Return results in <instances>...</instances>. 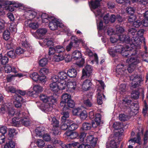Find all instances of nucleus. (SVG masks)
<instances>
[{
    "label": "nucleus",
    "instance_id": "1",
    "mask_svg": "<svg viewBox=\"0 0 148 148\" xmlns=\"http://www.w3.org/2000/svg\"><path fill=\"white\" fill-rule=\"evenodd\" d=\"M125 46L123 45H118L115 46L114 49L112 48H110L108 50L109 54L112 57H114L116 55V53L121 54L124 57H130L126 60V63L128 64L127 71L129 73H132L136 67L137 65L139 63V61L136 57H134L138 53V51H137L133 46H130V43L124 42Z\"/></svg>",
    "mask_w": 148,
    "mask_h": 148
},
{
    "label": "nucleus",
    "instance_id": "2",
    "mask_svg": "<svg viewBox=\"0 0 148 148\" xmlns=\"http://www.w3.org/2000/svg\"><path fill=\"white\" fill-rule=\"evenodd\" d=\"M144 32V30L141 29L136 32V35L133 36L130 40L128 35H122L120 37V40L123 42H126L130 43V46H133L135 49H139L140 48V45L142 43L141 39L143 40L144 46L145 50L143 54H141L144 60L148 63V53L147 52V47L146 46V42L145 38L143 37Z\"/></svg>",
    "mask_w": 148,
    "mask_h": 148
},
{
    "label": "nucleus",
    "instance_id": "3",
    "mask_svg": "<svg viewBox=\"0 0 148 148\" xmlns=\"http://www.w3.org/2000/svg\"><path fill=\"white\" fill-rule=\"evenodd\" d=\"M0 113L2 114L7 113L10 116H15L12 119V123L14 125L19 126L21 125V119L23 116V113L17 111L15 112L10 103H5L3 104L0 108Z\"/></svg>",
    "mask_w": 148,
    "mask_h": 148
},
{
    "label": "nucleus",
    "instance_id": "4",
    "mask_svg": "<svg viewBox=\"0 0 148 148\" xmlns=\"http://www.w3.org/2000/svg\"><path fill=\"white\" fill-rule=\"evenodd\" d=\"M40 98L44 103L40 106V109L47 113L51 112L53 109V104L56 101V99L53 96L48 97L43 94L40 95Z\"/></svg>",
    "mask_w": 148,
    "mask_h": 148
},
{
    "label": "nucleus",
    "instance_id": "5",
    "mask_svg": "<svg viewBox=\"0 0 148 148\" xmlns=\"http://www.w3.org/2000/svg\"><path fill=\"white\" fill-rule=\"evenodd\" d=\"M99 3H95L92 2L90 4V9L95 14L96 16L97 28L99 30L98 31V33H99L100 31L102 29L103 26V22L101 21L103 14L101 12V10L99 8Z\"/></svg>",
    "mask_w": 148,
    "mask_h": 148
},
{
    "label": "nucleus",
    "instance_id": "6",
    "mask_svg": "<svg viewBox=\"0 0 148 148\" xmlns=\"http://www.w3.org/2000/svg\"><path fill=\"white\" fill-rule=\"evenodd\" d=\"M51 20L49 22V27L50 29L52 30L56 29L58 27L63 28L64 31L68 33L67 35H70V31L67 27L64 26L62 23L59 20L55 18L54 17L51 18Z\"/></svg>",
    "mask_w": 148,
    "mask_h": 148
},
{
    "label": "nucleus",
    "instance_id": "7",
    "mask_svg": "<svg viewBox=\"0 0 148 148\" xmlns=\"http://www.w3.org/2000/svg\"><path fill=\"white\" fill-rule=\"evenodd\" d=\"M97 87V100L98 103L99 105H101L103 103V96L104 98L105 96L102 94L101 90L104 89L105 87L104 83L101 80H97L96 82Z\"/></svg>",
    "mask_w": 148,
    "mask_h": 148
},
{
    "label": "nucleus",
    "instance_id": "8",
    "mask_svg": "<svg viewBox=\"0 0 148 148\" xmlns=\"http://www.w3.org/2000/svg\"><path fill=\"white\" fill-rule=\"evenodd\" d=\"M82 44L83 46H86L85 41L82 39L78 40L75 36H72L71 37V41L70 43L66 46V50L69 51L73 48H76L78 47V43Z\"/></svg>",
    "mask_w": 148,
    "mask_h": 148
},
{
    "label": "nucleus",
    "instance_id": "9",
    "mask_svg": "<svg viewBox=\"0 0 148 148\" xmlns=\"http://www.w3.org/2000/svg\"><path fill=\"white\" fill-rule=\"evenodd\" d=\"M26 18L27 20H32L34 19H39L38 13H37L34 10L26 8L24 11Z\"/></svg>",
    "mask_w": 148,
    "mask_h": 148
},
{
    "label": "nucleus",
    "instance_id": "10",
    "mask_svg": "<svg viewBox=\"0 0 148 148\" xmlns=\"http://www.w3.org/2000/svg\"><path fill=\"white\" fill-rule=\"evenodd\" d=\"M124 66L122 64H119L116 66L115 69V74L116 76L123 78L126 76L127 70L123 68Z\"/></svg>",
    "mask_w": 148,
    "mask_h": 148
},
{
    "label": "nucleus",
    "instance_id": "11",
    "mask_svg": "<svg viewBox=\"0 0 148 148\" xmlns=\"http://www.w3.org/2000/svg\"><path fill=\"white\" fill-rule=\"evenodd\" d=\"M33 91H29L27 94L30 96L36 97L38 94L43 91V88L39 85H35L33 86Z\"/></svg>",
    "mask_w": 148,
    "mask_h": 148
},
{
    "label": "nucleus",
    "instance_id": "12",
    "mask_svg": "<svg viewBox=\"0 0 148 148\" xmlns=\"http://www.w3.org/2000/svg\"><path fill=\"white\" fill-rule=\"evenodd\" d=\"M130 79L132 81L131 87L135 88L140 85L141 79L138 75H132L130 77Z\"/></svg>",
    "mask_w": 148,
    "mask_h": 148
},
{
    "label": "nucleus",
    "instance_id": "13",
    "mask_svg": "<svg viewBox=\"0 0 148 148\" xmlns=\"http://www.w3.org/2000/svg\"><path fill=\"white\" fill-rule=\"evenodd\" d=\"M20 38L21 43L22 46L26 48L27 51L30 53H32L34 51L32 47L26 41V38L23 33H22L21 35Z\"/></svg>",
    "mask_w": 148,
    "mask_h": 148
},
{
    "label": "nucleus",
    "instance_id": "14",
    "mask_svg": "<svg viewBox=\"0 0 148 148\" xmlns=\"http://www.w3.org/2000/svg\"><path fill=\"white\" fill-rule=\"evenodd\" d=\"M72 56L73 58L75 60L80 59V61L77 62L76 64L79 67L82 66L84 63V59L81 58L82 55L80 52L77 50L75 51L73 53Z\"/></svg>",
    "mask_w": 148,
    "mask_h": 148
},
{
    "label": "nucleus",
    "instance_id": "15",
    "mask_svg": "<svg viewBox=\"0 0 148 148\" xmlns=\"http://www.w3.org/2000/svg\"><path fill=\"white\" fill-rule=\"evenodd\" d=\"M3 3L6 5H12L14 8H18V10L20 11H24L26 8L24 5L18 2H15L14 1H8V0H3Z\"/></svg>",
    "mask_w": 148,
    "mask_h": 148
},
{
    "label": "nucleus",
    "instance_id": "16",
    "mask_svg": "<svg viewBox=\"0 0 148 148\" xmlns=\"http://www.w3.org/2000/svg\"><path fill=\"white\" fill-rule=\"evenodd\" d=\"M38 19L32 20H26L25 22V25L33 29H36L39 27Z\"/></svg>",
    "mask_w": 148,
    "mask_h": 148
},
{
    "label": "nucleus",
    "instance_id": "17",
    "mask_svg": "<svg viewBox=\"0 0 148 148\" xmlns=\"http://www.w3.org/2000/svg\"><path fill=\"white\" fill-rule=\"evenodd\" d=\"M92 71L91 66L89 65H86L82 70V75L81 77V79L90 76L92 74Z\"/></svg>",
    "mask_w": 148,
    "mask_h": 148
},
{
    "label": "nucleus",
    "instance_id": "18",
    "mask_svg": "<svg viewBox=\"0 0 148 148\" xmlns=\"http://www.w3.org/2000/svg\"><path fill=\"white\" fill-rule=\"evenodd\" d=\"M85 47L86 49V54L88 55L90 57H92L93 58V60L91 61L92 64H93L95 62L96 64H98V58L97 55L95 53L93 54L92 51L88 49V47L86 46H86H84Z\"/></svg>",
    "mask_w": 148,
    "mask_h": 148
},
{
    "label": "nucleus",
    "instance_id": "19",
    "mask_svg": "<svg viewBox=\"0 0 148 148\" xmlns=\"http://www.w3.org/2000/svg\"><path fill=\"white\" fill-rule=\"evenodd\" d=\"M48 119L51 122V125L53 127H58L59 126V122L56 119L55 116L51 113L48 115Z\"/></svg>",
    "mask_w": 148,
    "mask_h": 148
},
{
    "label": "nucleus",
    "instance_id": "20",
    "mask_svg": "<svg viewBox=\"0 0 148 148\" xmlns=\"http://www.w3.org/2000/svg\"><path fill=\"white\" fill-rule=\"evenodd\" d=\"M48 119L51 122V125L53 127H58L59 126V122L56 119L55 116L51 113L48 115Z\"/></svg>",
    "mask_w": 148,
    "mask_h": 148
},
{
    "label": "nucleus",
    "instance_id": "21",
    "mask_svg": "<svg viewBox=\"0 0 148 148\" xmlns=\"http://www.w3.org/2000/svg\"><path fill=\"white\" fill-rule=\"evenodd\" d=\"M97 139L95 138L92 135L88 136L86 137L85 140L84 141V143H87L90 144V146L94 147L97 143Z\"/></svg>",
    "mask_w": 148,
    "mask_h": 148
},
{
    "label": "nucleus",
    "instance_id": "22",
    "mask_svg": "<svg viewBox=\"0 0 148 148\" xmlns=\"http://www.w3.org/2000/svg\"><path fill=\"white\" fill-rule=\"evenodd\" d=\"M76 82L75 81H71L67 82L66 91L69 92H73L76 89Z\"/></svg>",
    "mask_w": 148,
    "mask_h": 148
},
{
    "label": "nucleus",
    "instance_id": "23",
    "mask_svg": "<svg viewBox=\"0 0 148 148\" xmlns=\"http://www.w3.org/2000/svg\"><path fill=\"white\" fill-rule=\"evenodd\" d=\"M92 85L91 80L90 79H86L83 82L82 84V88L85 91L89 90Z\"/></svg>",
    "mask_w": 148,
    "mask_h": 148
},
{
    "label": "nucleus",
    "instance_id": "24",
    "mask_svg": "<svg viewBox=\"0 0 148 148\" xmlns=\"http://www.w3.org/2000/svg\"><path fill=\"white\" fill-rule=\"evenodd\" d=\"M38 16H39L42 20L43 23H48L51 20L52 17L53 16L49 15L46 13H38Z\"/></svg>",
    "mask_w": 148,
    "mask_h": 148
},
{
    "label": "nucleus",
    "instance_id": "25",
    "mask_svg": "<svg viewBox=\"0 0 148 148\" xmlns=\"http://www.w3.org/2000/svg\"><path fill=\"white\" fill-rule=\"evenodd\" d=\"M130 109L131 114L132 115H136L138 112L139 106L136 103H132L130 106Z\"/></svg>",
    "mask_w": 148,
    "mask_h": 148
},
{
    "label": "nucleus",
    "instance_id": "26",
    "mask_svg": "<svg viewBox=\"0 0 148 148\" xmlns=\"http://www.w3.org/2000/svg\"><path fill=\"white\" fill-rule=\"evenodd\" d=\"M14 98L15 100L14 101V104L15 106L17 108H19L21 106V102L22 98L20 95H15L14 96Z\"/></svg>",
    "mask_w": 148,
    "mask_h": 148
},
{
    "label": "nucleus",
    "instance_id": "27",
    "mask_svg": "<svg viewBox=\"0 0 148 148\" xmlns=\"http://www.w3.org/2000/svg\"><path fill=\"white\" fill-rule=\"evenodd\" d=\"M101 116L100 114L97 113L96 115V118L94 119V121H92V127H96L99 125L100 123Z\"/></svg>",
    "mask_w": 148,
    "mask_h": 148
},
{
    "label": "nucleus",
    "instance_id": "28",
    "mask_svg": "<svg viewBox=\"0 0 148 148\" xmlns=\"http://www.w3.org/2000/svg\"><path fill=\"white\" fill-rule=\"evenodd\" d=\"M69 125L68 130L72 131L76 130L78 127V125L76 123H73V121L68 120L66 122Z\"/></svg>",
    "mask_w": 148,
    "mask_h": 148
},
{
    "label": "nucleus",
    "instance_id": "29",
    "mask_svg": "<svg viewBox=\"0 0 148 148\" xmlns=\"http://www.w3.org/2000/svg\"><path fill=\"white\" fill-rule=\"evenodd\" d=\"M36 136L42 137L45 133V128L42 127H38L35 130Z\"/></svg>",
    "mask_w": 148,
    "mask_h": 148
},
{
    "label": "nucleus",
    "instance_id": "30",
    "mask_svg": "<svg viewBox=\"0 0 148 148\" xmlns=\"http://www.w3.org/2000/svg\"><path fill=\"white\" fill-rule=\"evenodd\" d=\"M3 70L6 73H10L11 72L16 73L18 72L16 68L14 67H12L11 66L9 65H7L4 66Z\"/></svg>",
    "mask_w": 148,
    "mask_h": 148
},
{
    "label": "nucleus",
    "instance_id": "31",
    "mask_svg": "<svg viewBox=\"0 0 148 148\" xmlns=\"http://www.w3.org/2000/svg\"><path fill=\"white\" fill-rule=\"evenodd\" d=\"M50 89L55 93L58 92L60 90L58 84L56 83H52L49 85Z\"/></svg>",
    "mask_w": 148,
    "mask_h": 148
},
{
    "label": "nucleus",
    "instance_id": "32",
    "mask_svg": "<svg viewBox=\"0 0 148 148\" xmlns=\"http://www.w3.org/2000/svg\"><path fill=\"white\" fill-rule=\"evenodd\" d=\"M92 97L91 94L88 95L87 99L84 100V103L86 107H90L92 105Z\"/></svg>",
    "mask_w": 148,
    "mask_h": 148
},
{
    "label": "nucleus",
    "instance_id": "33",
    "mask_svg": "<svg viewBox=\"0 0 148 148\" xmlns=\"http://www.w3.org/2000/svg\"><path fill=\"white\" fill-rule=\"evenodd\" d=\"M122 35H125L124 34H120V35H117L115 34V35H114L113 36H112L110 38V40L111 42L112 43H114L115 42H116V41H117L118 40V39L119 38V41L121 42V43H123L124 42H123L121 41L120 40V37Z\"/></svg>",
    "mask_w": 148,
    "mask_h": 148
},
{
    "label": "nucleus",
    "instance_id": "34",
    "mask_svg": "<svg viewBox=\"0 0 148 148\" xmlns=\"http://www.w3.org/2000/svg\"><path fill=\"white\" fill-rule=\"evenodd\" d=\"M140 139L141 138L139 134L138 133L136 137L130 139L129 140V142L132 145H134L135 143L140 144Z\"/></svg>",
    "mask_w": 148,
    "mask_h": 148
},
{
    "label": "nucleus",
    "instance_id": "35",
    "mask_svg": "<svg viewBox=\"0 0 148 148\" xmlns=\"http://www.w3.org/2000/svg\"><path fill=\"white\" fill-rule=\"evenodd\" d=\"M47 29L43 28H40L38 29L36 32L40 37L44 36L47 33Z\"/></svg>",
    "mask_w": 148,
    "mask_h": 148
},
{
    "label": "nucleus",
    "instance_id": "36",
    "mask_svg": "<svg viewBox=\"0 0 148 148\" xmlns=\"http://www.w3.org/2000/svg\"><path fill=\"white\" fill-rule=\"evenodd\" d=\"M64 135L71 139L75 138L78 136V134L77 132H72L71 131L66 132L64 134Z\"/></svg>",
    "mask_w": 148,
    "mask_h": 148
},
{
    "label": "nucleus",
    "instance_id": "37",
    "mask_svg": "<svg viewBox=\"0 0 148 148\" xmlns=\"http://www.w3.org/2000/svg\"><path fill=\"white\" fill-rule=\"evenodd\" d=\"M65 58L64 53L60 54L58 55H55L53 57V60L55 61L58 62L64 60Z\"/></svg>",
    "mask_w": 148,
    "mask_h": 148
},
{
    "label": "nucleus",
    "instance_id": "38",
    "mask_svg": "<svg viewBox=\"0 0 148 148\" xmlns=\"http://www.w3.org/2000/svg\"><path fill=\"white\" fill-rule=\"evenodd\" d=\"M58 75L60 78V81L67 80V73L64 71L60 72L58 73Z\"/></svg>",
    "mask_w": 148,
    "mask_h": 148
},
{
    "label": "nucleus",
    "instance_id": "39",
    "mask_svg": "<svg viewBox=\"0 0 148 148\" xmlns=\"http://www.w3.org/2000/svg\"><path fill=\"white\" fill-rule=\"evenodd\" d=\"M68 76L70 77H74L76 76L77 73L74 69H70L68 70Z\"/></svg>",
    "mask_w": 148,
    "mask_h": 148
},
{
    "label": "nucleus",
    "instance_id": "40",
    "mask_svg": "<svg viewBox=\"0 0 148 148\" xmlns=\"http://www.w3.org/2000/svg\"><path fill=\"white\" fill-rule=\"evenodd\" d=\"M23 116L22 117L21 119V125L22 124L25 126H29L31 124L30 121L28 119L24 118V113H23Z\"/></svg>",
    "mask_w": 148,
    "mask_h": 148
},
{
    "label": "nucleus",
    "instance_id": "41",
    "mask_svg": "<svg viewBox=\"0 0 148 148\" xmlns=\"http://www.w3.org/2000/svg\"><path fill=\"white\" fill-rule=\"evenodd\" d=\"M106 147L108 148H117V147L116 143L114 140H111L109 143H107Z\"/></svg>",
    "mask_w": 148,
    "mask_h": 148
},
{
    "label": "nucleus",
    "instance_id": "42",
    "mask_svg": "<svg viewBox=\"0 0 148 148\" xmlns=\"http://www.w3.org/2000/svg\"><path fill=\"white\" fill-rule=\"evenodd\" d=\"M67 80H62L60 81V82L58 83L59 85L60 89L64 90L65 89L66 90V87H67Z\"/></svg>",
    "mask_w": 148,
    "mask_h": 148
},
{
    "label": "nucleus",
    "instance_id": "43",
    "mask_svg": "<svg viewBox=\"0 0 148 148\" xmlns=\"http://www.w3.org/2000/svg\"><path fill=\"white\" fill-rule=\"evenodd\" d=\"M126 85L125 84H121L119 86L118 90L121 94L124 93L126 90Z\"/></svg>",
    "mask_w": 148,
    "mask_h": 148
},
{
    "label": "nucleus",
    "instance_id": "44",
    "mask_svg": "<svg viewBox=\"0 0 148 148\" xmlns=\"http://www.w3.org/2000/svg\"><path fill=\"white\" fill-rule=\"evenodd\" d=\"M43 44L45 45H47L48 46L53 45V40L49 38H46L43 40Z\"/></svg>",
    "mask_w": 148,
    "mask_h": 148
},
{
    "label": "nucleus",
    "instance_id": "45",
    "mask_svg": "<svg viewBox=\"0 0 148 148\" xmlns=\"http://www.w3.org/2000/svg\"><path fill=\"white\" fill-rule=\"evenodd\" d=\"M0 61L2 64L5 65L8 62L9 59L6 55L0 56Z\"/></svg>",
    "mask_w": 148,
    "mask_h": 148
},
{
    "label": "nucleus",
    "instance_id": "46",
    "mask_svg": "<svg viewBox=\"0 0 148 148\" xmlns=\"http://www.w3.org/2000/svg\"><path fill=\"white\" fill-rule=\"evenodd\" d=\"M65 112V111H63L61 113V114L63 115V116L61 118V121L62 122H64L65 121L67 120H66L67 118H68L69 117V110Z\"/></svg>",
    "mask_w": 148,
    "mask_h": 148
},
{
    "label": "nucleus",
    "instance_id": "47",
    "mask_svg": "<svg viewBox=\"0 0 148 148\" xmlns=\"http://www.w3.org/2000/svg\"><path fill=\"white\" fill-rule=\"evenodd\" d=\"M92 127L91 124L89 123H84L83 124L82 129L83 130H87L90 129Z\"/></svg>",
    "mask_w": 148,
    "mask_h": 148
},
{
    "label": "nucleus",
    "instance_id": "48",
    "mask_svg": "<svg viewBox=\"0 0 148 148\" xmlns=\"http://www.w3.org/2000/svg\"><path fill=\"white\" fill-rule=\"evenodd\" d=\"M36 143L38 146L41 148L44 147L45 145V143L44 141L42 139H38L36 141Z\"/></svg>",
    "mask_w": 148,
    "mask_h": 148
},
{
    "label": "nucleus",
    "instance_id": "49",
    "mask_svg": "<svg viewBox=\"0 0 148 148\" xmlns=\"http://www.w3.org/2000/svg\"><path fill=\"white\" fill-rule=\"evenodd\" d=\"M15 146V143L12 140H10L8 143H6L3 148H14Z\"/></svg>",
    "mask_w": 148,
    "mask_h": 148
},
{
    "label": "nucleus",
    "instance_id": "50",
    "mask_svg": "<svg viewBox=\"0 0 148 148\" xmlns=\"http://www.w3.org/2000/svg\"><path fill=\"white\" fill-rule=\"evenodd\" d=\"M140 93L136 90L133 91L131 94V97L134 99H137L139 97Z\"/></svg>",
    "mask_w": 148,
    "mask_h": 148
},
{
    "label": "nucleus",
    "instance_id": "51",
    "mask_svg": "<svg viewBox=\"0 0 148 148\" xmlns=\"http://www.w3.org/2000/svg\"><path fill=\"white\" fill-rule=\"evenodd\" d=\"M62 100L66 103L71 99V96L68 94L65 93L62 95Z\"/></svg>",
    "mask_w": 148,
    "mask_h": 148
},
{
    "label": "nucleus",
    "instance_id": "52",
    "mask_svg": "<svg viewBox=\"0 0 148 148\" xmlns=\"http://www.w3.org/2000/svg\"><path fill=\"white\" fill-rule=\"evenodd\" d=\"M55 48L56 53H63L65 51V48L62 45H57L55 47Z\"/></svg>",
    "mask_w": 148,
    "mask_h": 148
},
{
    "label": "nucleus",
    "instance_id": "53",
    "mask_svg": "<svg viewBox=\"0 0 148 148\" xmlns=\"http://www.w3.org/2000/svg\"><path fill=\"white\" fill-rule=\"evenodd\" d=\"M10 29L11 32L16 33L17 32L16 25L14 22H12L10 27Z\"/></svg>",
    "mask_w": 148,
    "mask_h": 148
},
{
    "label": "nucleus",
    "instance_id": "54",
    "mask_svg": "<svg viewBox=\"0 0 148 148\" xmlns=\"http://www.w3.org/2000/svg\"><path fill=\"white\" fill-rule=\"evenodd\" d=\"M129 116L127 115L124 114H121L119 115V119L122 121H125L129 119Z\"/></svg>",
    "mask_w": 148,
    "mask_h": 148
},
{
    "label": "nucleus",
    "instance_id": "55",
    "mask_svg": "<svg viewBox=\"0 0 148 148\" xmlns=\"http://www.w3.org/2000/svg\"><path fill=\"white\" fill-rule=\"evenodd\" d=\"M48 62L47 59L44 58L41 59L39 61V65L41 66H45Z\"/></svg>",
    "mask_w": 148,
    "mask_h": 148
},
{
    "label": "nucleus",
    "instance_id": "56",
    "mask_svg": "<svg viewBox=\"0 0 148 148\" xmlns=\"http://www.w3.org/2000/svg\"><path fill=\"white\" fill-rule=\"evenodd\" d=\"M79 115L80 119L83 120L85 119L88 116L87 112L85 110L82 111L79 114Z\"/></svg>",
    "mask_w": 148,
    "mask_h": 148
},
{
    "label": "nucleus",
    "instance_id": "57",
    "mask_svg": "<svg viewBox=\"0 0 148 148\" xmlns=\"http://www.w3.org/2000/svg\"><path fill=\"white\" fill-rule=\"evenodd\" d=\"M51 80L52 83H56L58 84L60 82V78L58 75H53L52 77Z\"/></svg>",
    "mask_w": 148,
    "mask_h": 148
},
{
    "label": "nucleus",
    "instance_id": "58",
    "mask_svg": "<svg viewBox=\"0 0 148 148\" xmlns=\"http://www.w3.org/2000/svg\"><path fill=\"white\" fill-rule=\"evenodd\" d=\"M49 70L46 68H43L41 69L39 71V73L41 75H45L49 73Z\"/></svg>",
    "mask_w": 148,
    "mask_h": 148
},
{
    "label": "nucleus",
    "instance_id": "59",
    "mask_svg": "<svg viewBox=\"0 0 148 148\" xmlns=\"http://www.w3.org/2000/svg\"><path fill=\"white\" fill-rule=\"evenodd\" d=\"M30 77L34 80L37 81L38 80L39 75L36 72H34L30 75Z\"/></svg>",
    "mask_w": 148,
    "mask_h": 148
},
{
    "label": "nucleus",
    "instance_id": "60",
    "mask_svg": "<svg viewBox=\"0 0 148 148\" xmlns=\"http://www.w3.org/2000/svg\"><path fill=\"white\" fill-rule=\"evenodd\" d=\"M67 120L65 121L64 122L62 121V123L60 127L61 129L63 130H65L67 129H68L69 125L68 123H66Z\"/></svg>",
    "mask_w": 148,
    "mask_h": 148
},
{
    "label": "nucleus",
    "instance_id": "61",
    "mask_svg": "<svg viewBox=\"0 0 148 148\" xmlns=\"http://www.w3.org/2000/svg\"><path fill=\"white\" fill-rule=\"evenodd\" d=\"M52 142L54 144H56L57 143L61 145L62 148H65V147H66V145L65 144L58 139H55L53 140V139L52 140Z\"/></svg>",
    "mask_w": 148,
    "mask_h": 148
},
{
    "label": "nucleus",
    "instance_id": "62",
    "mask_svg": "<svg viewBox=\"0 0 148 148\" xmlns=\"http://www.w3.org/2000/svg\"><path fill=\"white\" fill-rule=\"evenodd\" d=\"M113 127L116 130H120L122 127V124L119 122H115L113 125Z\"/></svg>",
    "mask_w": 148,
    "mask_h": 148
},
{
    "label": "nucleus",
    "instance_id": "63",
    "mask_svg": "<svg viewBox=\"0 0 148 148\" xmlns=\"http://www.w3.org/2000/svg\"><path fill=\"white\" fill-rule=\"evenodd\" d=\"M3 37L5 40H8L10 38V32L8 30H5L3 34Z\"/></svg>",
    "mask_w": 148,
    "mask_h": 148
},
{
    "label": "nucleus",
    "instance_id": "64",
    "mask_svg": "<svg viewBox=\"0 0 148 148\" xmlns=\"http://www.w3.org/2000/svg\"><path fill=\"white\" fill-rule=\"evenodd\" d=\"M25 50L23 48L20 47H17L16 49L15 52L16 54L20 55L24 53Z\"/></svg>",
    "mask_w": 148,
    "mask_h": 148
}]
</instances>
